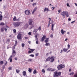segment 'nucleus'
<instances>
[{"label":"nucleus","instance_id":"f257e3e1","mask_svg":"<svg viewBox=\"0 0 77 77\" xmlns=\"http://www.w3.org/2000/svg\"><path fill=\"white\" fill-rule=\"evenodd\" d=\"M28 24L29 26H31V28H33L35 27L34 26V22L32 20V19H31L29 20L28 21Z\"/></svg>","mask_w":77,"mask_h":77},{"label":"nucleus","instance_id":"f03ea898","mask_svg":"<svg viewBox=\"0 0 77 77\" xmlns=\"http://www.w3.org/2000/svg\"><path fill=\"white\" fill-rule=\"evenodd\" d=\"M61 15H62L63 18H65V15H66V17H69V15L68 14V12L67 11H63L61 13Z\"/></svg>","mask_w":77,"mask_h":77},{"label":"nucleus","instance_id":"7ed1b4c3","mask_svg":"<svg viewBox=\"0 0 77 77\" xmlns=\"http://www.w3.org/2000/svg\"><path fill=\"white\" fill-rule=\"evenodd\" d=\"M13 24L15 27H18L21 25V22H16L13 23Z\"/></svg>","mask_w":77,"mask_h":77},{"label":"nucleus","instance_id":"20e7f679","mask_svg":"<svg viewBox=\"0 0 77 77\" xmlns=\"http://www.w3.org/2000/svg\"><path fill=\"white\" fill-rule=\"evenodd\" d=\"M65 65L63 64H61L57 66V68H58V70H60V69H62L63 68H65Z\"/></svg>","mask_w":77,"mask_h":77},{"label":"nucleus","instance_id":"39448f33","mask_svg":"<svg viewBox=\"0 0 77 77\" xmlns=\"http://www.w3.org/2000/svg\"><path fill=\"white\" fill-rule=\"evenodd\" d=\"M22 34L19 33L18 34L17 36V38L18 39L20 40L22 39Z\"/></svg>","mask_w":77,"mask_h":77},{"label":"nucleus","instance_id":"423d86ee","mask_svg":"<svg viewBox=\"0 0 77 77\" xmlns=\"http://www.w3.org/2000/svg\"><path fill=\"white\" fill-rule=\"evenodd\" d=\"M16 54H17V52H16V51L15 50H13L12 54V55L13 57H14V56H15V55Z\"/></svg>","mask_w":77,"mask_h":77},{"label":"nucleus","instance_id":"0eeeda50","mask_svg":"<svg viewBox=\"0 0 77 77\" xmlns=\"http://www.w3.org/2000/svg\"><path fill=\"white\" fill-rule=\"evenodd\" d=\"M48 71H54L56 70L55 69H53L51 68H48L47 69Z\"/></svg>","mask_w":77,"mask_h":77},{"label":"nucleus","instance_id":"6e6552de","mask_svg":"<svg viewBox=\"0 0 77 77\" xmlns=\"http://www.w3.org/2000/svg\"><path fill=\"white\" fill-rule=\"evenodd\" d=\"M24 12L26 15H29L30 14V10H26Z\"/></svg>","mask_w":77,"mask_h":77},{"label":"nucleus","instance_id":"1a4fd4ad","mask_svg":"<svg viewBox=\"0 0 77 77\" xmlns=\"http://www.w3.org/2000/svg\"><path fill=\"white\" fill-rule=\"evenodd\" d=\"M50 59L51 60V62H53L54 61V56H52L51 57H50Z\"/></svg>","mask_w":77,"mask_h":77},{"label":"nucleus","instance_id":"9d476101","mask_svg":"<svg viewBox=\"0 0 77 77\" xmlns=\"http://www.w3.org/2000/svg\"><path fill=\"white\" fill-rule=\"evenodd\" d=\"M41 42H43L44 41L45 39H46V35H43V37L41 38Z\"/></svg>","mask_w":77,"mask_h":77},{"label":"nucleus","instance_id":"9b49d317","mask_svg":"<svg viewBox=\"0 0 77 77\" xmlns=\"http://www.w3.org/2000/svg\"><path fill=\"white\" fill-rule=\"evenodd\" d=\"M54 74L53 75L54 77H57V72L56 71L54 72Z\"/></svg>","mask_w":77,"mask_h":77},{"label":"nucleus","instance_id":"f8f14e48","mask_svg":"<svg viewBox=\"0 0 77 77\" xmlns=\"http://www.w3.org/2000/svg\"><path fill=\"white\" fill-rule=\"evenodd\" d=\"M46 11L47 12H48V11H50V10L48 8H45L44 9V12H45Z\"/></svg>","mask_w":77,"mask_h":77},{"label":"nucleus","instance_id":"ddd939ff","mask_svg":"<svg viewBox=\"0 0 77 77\" xmlns=\"http://www.w3.org/2000/svg\"><path fill=\"white\" fill-rule=\"evenodd\" d=\"M36 9H37V7H35V8H34L33 10V11L32 13V14H33L36 11Z\"/></svg>","mask_w":77,"mask_h":77},{"label":"nucleus","instance_id":"4468645a","mask_svg":"<svg viewBox=\"0 0 77 77\" xmlns=\"http://www.w3.org/2000/svg\"><path fill=\"white\" fill-rule=\"evenodd\" d=\"M29 26V24L27 23H26L25 24L24 26V28L25 29H27V27H28V26Z\"/></svg>","mask_w":77,"mask_h":77},{"label":"nucleus","instance_id":"2eb2a0df","mask_svg":"<svg viewBox=\"0 0 77 77\" xmlns=\"http://www.w3.org/2000/svg\"><path fill=\"white\" fill-rule=\"evenodd\" d=\"M61 75V72H57V77H60Z\"/></svg>","mask_w":77,"mask_h":77},{"label":"nucleus","instance_id":"dca6fc26","mask_svg":"<svg viewBox=\"0 0 77 77\" xmlns=\"http://www.w3.org/2000/svg\"><path fill=\"white\" fill-rule=\"evenodd\" d=\"M61 32L62 35H64V33H66V31H63V29H62L61 30Z\"/></svg>","mask_w":77,"mask_h":77},{"label":"nucleus","instance_id":"f3484780","mask_svg":"<svg viewBox=\"0 0 77 77\" xmlns=\"http://www.w3.org/2000/svg\"><path fill=\"white\" fill-rule=\"evenodd\" d=\"M54 25H55V24H54V23L52 24V25L51 30L52 31H53L54 30L53 29V27H54Z\"/></svg>","mask_w":77,"mask_h":77},{"label":"nucleus","instance_id":"a211bd4d","mask_svg":"<svg viewBox=\"0 0 77 77\" xmlns=\"http://www.w3.org/2000/svg\"><path fill=\"white\" fill-rule=\"evenodd\" d=\"M22 73L23 74V75H24V76L26 75V71L23 72Z\"/></svg>","mask_w":77,"mask_h":77},{"label":"nucleus","instance_id":"6ab92c4d","mask_svg":"<svg viewBox=\"0 0 77 77\" xmlns=\"http://www.w3.org/2000/svg\"><path fill=\"white\" fill-rule=\"evenodd\" d=\"M49 38H47L45 40V43H47L48 42V41H49Z\"/></svg>","mask_w":77,"mask_h":77},{"label":"nucleus","instance_id":"aec40b11","mask_svg":"<svg viewBox=\"0 0 77 77\" xmlns=\"http://www.w3.org/2000/svg\"><path fill=\"white\" fill-rule=\"evenodd\" d=\"M63 51L64 52H66L68 51V49L66 48H64L63 49Z\"/></svg>","mask_w":77,"mask_h":77},{"label":"nucleus","instance_id":"412c9836","mask_svg":"<svg viewBox=\"0 0 77 77\" xmlns=\"http://www.w3.org/2000/svg\"><path fill=\"white\" fill-rule=\"evenodd\" d=\"M32 69L30 68H29L28 69V71L30 72V73H31L32 72Z\"/></svg>","mask_w":77,"mask_h":77},{"label":"nucleus","instance_id":"4be33fe9","mask_svg":"<svg viewBox=\"0 0 77 77\" xmlns=\"http://www.w3.org/2000/svg\"><path fill=\"white\" fill-rule=\"evenodd\" d=\"M50 60V57H48L46 59V61L47 62L49 61Z\"/></svg>","mask_w":77,"mask_h":77},{"label":"nucleus","instance_id":"5701e85b","mask_svg":"<svg viewBox=\"0 0 77 77\" xmlns=\"http://www.w3.org/2000/svg\"><path fill=\"white\" fill-rule=\"evenodd\" d=\"M3 18V16L2 15L0 14V21L2 20V18Z\"/></svg>","mask_w":77,"mask_h":77},{"label":"nucleus","instance_id":"b1692460","mask_svg":"<svg viewBox=\"0 0 77 77\" xmlns=\"http://www.w3.org/2000/svg\"><path fill=\"white\" fill-rule=\"evenodd\" d=\"M46 43L45 44L46 46H50V44L48 43Z\"/></svg>","mask_w":77,"mask_h":77},{"label":"nucleus","instance_id":"393cba45","mask_svg":"<svg viewBox=\"0 0 77 77\" xmlns=\"http://www.w3.org/2000/svg\"><path fill=\"white\" fill-rule=\"evenodd\" d=\"M5 30V29H4V28H2L1 29V32H3V31Z\"/></svg>","mask_w":77,"mask_h":77},{"label":"nucleus","instance_id":"a878e982","mask_svg":"<svg viewBox=\"0 0 77 77\" xmlns=\"http://www.w3.org/2000/svg\"><path fill=\"white\" fill-rule=\"evenodd\" d=\"M13 33H16V32H17V31L16 30V29H14L13 30Z\"/></svg>","mask_w":77,"mask_h":77},{"label":"nucleus","instance_id":"bb28decb","mask_svg":"<svg viewBox=\"0 0 77 77\" xmlns=\"http://www.w3.org/2000/svg\"><path fill=\"white\" fill-rule=\"evenodd\" d=\"M17 19V17H16L15 16H14L13 19V21H16V20Z\"/></svg>","mask_w":77,"mask_h":77},{"label":"nucleus","instance_id":"cd10ccee","mask_svg":"<svg viewBox=\"0 0 77 77\" xmlns=\"http://www.w3.org/2000/svg\"><path fill=\"white\" fill-rule=\"evenodd\" d=\"M38 30L37 29H34L33 30V32H35V33H36V32H38Z\"/></svg>","mask_w":77,"mask_h":77},{"label":"nucleus","instance_id":"c85d7f7f","mask_svg":"<svg viewBox=\"0 0 77 77\" xmlns=\"http://www.w3.org/2000/svg\"><path fill=\"white\" fill-rule=\"evenodd\" d=\"M20 71V70L16 69V72L17 73H19V72Z\"/></svg>","mask_w":77,"mask_h":77},{"label":"nucleus","instance_id":"c756f323","mask_svg":"<svg viewBox=\"0 0 77 77\" xmlns=\"http://www.w3.org/2000/svg\"><path fill=\"white\" fill-rule=\"evenodd\" d=\"M30 50L31 51V53H33L34 51H35V49H30Z\"/></svg>","mask_w":77,"mask_h":77},{"label":"nucleus","instance_id":"7c9ffc66","mask_svg":"<svg viewBox=\"0 0 77 77\" xmlns=\"http://www.w3.org/2000/svg\"><path fill=\"white\" fill-rule=\"evenodd\" d=\"M45 69H43L42 70V72H43V73H45V71L44 70Z\"/></svg>","mask_w":77,"mask_h":77},{"label":"nucleus","instance_id":"2f4dec72","mask_svg":"<svg viewBox=\"0 0 77 77\" xmlns=\"http://www.w3.org/2000/svg\"><path fill=\"white\" fill-rule=\"evenodd\" d=\"M36 72H37L36 70H34L33 72V73L34 74H36Z\"/></svg>","mask_w":77,"mask_h":77},{"label":"nucleus","instance_id":"473e14b6","mask_svg":"<svg viewBox=\"0 0 77 77\" xmlns=\"http://www.w3.org/2000/svg\"><path fill=\"white\" fill-rule=\"evenodd\" d=\"M35 40L36 41H38V37H37V36H35Z\"/></svg>","mask_w":77,"mask_h":77},{"label":"nucleus","instance_id":"72a5a7b5","mask_svg":"<svg viewBox=\"0 0 77 77\" xmlns=\"http://www.w3.org/2000/svg\"><path fill=\"white\" fill-rule=\"evenodd\" d=\"M15 44L14 45H17V44H18V42L16 40L15 41Z\"/></svg>","mask_w":77,"mask_h":77},{"label":"nucleus","instance_id":"f704fd0d","mask_svg":"<svg viewBox=\"0 0 77 77\" xmlns=\"http://www.w3.org/2000/svg\"><path fill=\"white\" fill-rule=\"evenodd\" d=\"M0 25L1 26H4V25H5V23H2L0 24Z\"/></svg>","mask_w":77,"mask_h":77},{"label":"nucleus","instance_id":"c9c22d12","mask_svg":"<svg viewBox=\"0 0 77 77\" xmlns=\"http://www.w3.org/2000/svg\"><path fill=\"white\" fill-rule=\"evenodd\" d=\"M39 53H37L35 54V56L36 57H37L38 56V55H39Z\"/></svg>","mask_w":77,"mask_h":77},{"label":"nucleus","instance_id":"e433bc0d","mask_svg":"<svg viewBox=\"0 0 77 77\" xmlns=\"http://www.w3.org/2000/svg\"><path fill=\"white\" fill-rule=\"evenodd\" d=\"M15 46H16V45H14L13 46V48L12 49V50H14V49L15 48Z\"/></svg>","mask_w":77,"mask_h":77},{"label":"nucleus","instance_id":"4c0bfd02","mask_svg":"<svg viewBox=\"0 0 77 77\" xmlns=\"http://www.w3.org/2000/svg\"><path fill=\"white\" fill-rule=\"evenodd\" d=\"M38 30H41V26H40L39 27V28H38V29H37Z\"/></svg>","mask_w":77,"mask_h":77},{"label":"nucleus","instance_id":"58836bf2","mask_svg":"<svg viewBox=\"0 0 77 77\" xmlns=\"http://www.w3.org/2000/svg\"><path fill=\"white\" fill-rule=\"evenodd\" d=\"M3 63V61H1L0 62V65H2Z\"/></svg>","mask_w":77,"mask_h":77},{"label":"nucleus","instance_id":"ea45409f","mask_svg":"<svg viewBox=\"0 0 77 77\" xmlns=\"http://www.w3.org/2000/svg\"><path fill=\"white\" fill-rule=\"evenodd\" d=\"M68 48L67 49H69V48H70V45H68L67 46Z\"/></svg>","mask_w":77,"mask_h":77},{"label":"nucleus","instance_id":"a19ab883","mask_svg":"<svg viewBox=\"0 0 77 77\" xmlns=\"http://www.w3.org/2000/svg\"><path fill=\"white\" fill-rule=\"evenodd\" d=\"M74 74V72H72V73L70 74L69 75H73Z\"/></svg>","mask_w":77,"mask_h":77},{"label":"nucleus","instance_id":"79ce46f5","mask_svg":"<svg viewBox=\"0 0 77 77\" xmlns=\"http://www.w3.org/2000/svg\"><path fill=\"white\" fill-rule=\"evenodd\" d=\"M39 36V34L36 33V35H35V37H36V36L37 37H38V36Z\"/></svg>","mask_w":77,"mask_h":77},{"label":"nucleus","instance_id":"37998d69","mask_svg":"<svg viewBox=\"0 0 77 77\" xmlns=\"http://www.w3.org/2000/svg\"><path fill=\"white\" fill-rule=\"evenodd\" d=\"M29 56H30L31 57H34V54H31L29 55Z\"/></svg>","mask_w":77,"mask_h":77},{"label":"nucleus","instance_id":"c03bdc74","mask_svg":"<svg viewBox=\"0 0 77 77\" xmlns=\"http://www.w3.org/2000/svg\"><path fill=\"white\" fill-rule=\"evenodd\" d=\"M25 45V44L24 43L22 44V47H24V45Z\"/></svg>","mask_w":77,"mask_h":77},{"label":"nucleus","instance_id":"a18cd8bd","mask_svg":"<svg viewBox=\"0 0 77 77\" xmlns=\"http://www.w3.org/2000/svg\"><path fill=\"white\" fill-rule=\"evenodd\" d=\"M32 60H33V59H29V60H28V61H29V62L30 61H32Z\"/></svg>","mask_w":77,"mask_h":77},{"label":"nucleus","instance_id":"49530a36","mask_svg":"<svg viewBox=\"0 0 77 77\" xmlns=\"http://www.w3.org/2000/svg\"><path fill=\"white\" fill-rule=\"evenodd\" d=\"M35 42L36 44H39V42L38 41V40L36 41Z\"/></svg>","mask_w":77,"mask_h":77},{"label":"nucleus","instance_id":"de8ad7c7","mask_svg":"<svg viewBox=\"0 0 77 77\" xmlns=\"http://www.w3.org/2000/svg\"><path fill=\"white\" fill-rule=\"evenodd\" d=\"M12 56H12V55L9 58L8 60H10V59H12Z\"/></svg>","mask_w":77,"mask_h":77},{"label":"nucleus","instance_id":"09e8293b","mask_svg":"<svg viewBox=\"0 0 77 77\" xmlns=\"http://www.w3.org/2000/svg\"><path fill=\"white\" fill-rule=\"evenodd\" d=\"M8 69L9 70H12V67H9V68H8Z\"/></svg>","mask_w":77,"mask_h":77},{"label":"nucleus","instance_id":"8fccbe9b","mask_svg":"<svg viewBox=\"0 0 77 77\" xmlns=\"http://www.w3.org/2000/svg\"><path fill=\"white\" fill-rule=\"evenodd\" d=\"M32 5L33 6H36V3H33Z\"/></svg>","mask_w":77,"mask_h":77},{"label":"nucleus","instance_id":"3c124183","mask_svg":"<svg viewBox=\"0 0 77 77\" xmlns=\"http://www.w3.org/2000/svg\"><path fill=\"white\" fill-rule=\"evenodd\" d=\"M28 35H32V32H29L28 33Z\"/></svg>","mask_w":77,"mask_h":77},{"label":"nucleus","instance_id":"603ef678","mask_svg":"<svg viewBox=\"0 0 77 77\" xmlns=\"http://www.w3.org/2000/svg\"><path fill=\"white\" fill-rule=\"evenodd\" d=\"M50 37L51 38H53V34H51V35Z\"/></svg>","mask_w":77,"mask_h":77},{"label":"nucleus","instance_id":"864d4df0","mask_svg":"<svg viewBox=\"0 0 77 77\" xmlns=\"http://www.w3.org/2000/svg\"><path fill=\"white\" fill-rule=\"evenodd\" d=\"M20 19L19 18H18V19H16V21H20Z\"/></svg>","mask_w":77,"mask_h":77},{"label":"nucleus","instance_id":"5fc2aeb1","mask_svg":"<svg viewBox=\"0 0 77 77\" xmlns=\"http://www.w3.org/2000/svg\"><path fill=\"white\" fill-rule=\"evenodd\" d=\"M10 62H12V59L11 58V59H10Z\"/></svg>","mask_w":77,"mask_h":77},{"label":"nucleus","instance_id":"6e6d98bb","mask_svg":"<svg viewBox=\"0 0 77 77\" xmlns=\"http://www.w3.org/2000/svg\"><path fill=\"white\" fill-rule=\"evenodd\" d=\"M5 65L2 66L3 69H5Z\"/></svg>","mask_w":77,"mask_h":77},{"label":"nucleus","instance_id":"4d7b16f0","mask_svg":"<svg viewBox=\"0 0 77 77\" xmlns=\"http://www.w3.org/2000/svg\"><path fill=\"white\" fill-rule=\"evenodd\" d=\"M31 53H32V52H31V51H28V53H29V54H30Z\"/></svg>","mask_w":77,"mask_h":77},{"label":"nucleus","instance_id":"13d9d810","mask_svg":"<svg viewBox=\"0 0 77 77\" xmlns=\"http://www.w3.org/2000/svg\"><path fill=\"white\" fill-rule=\"evenodd\" d=\"M54 8H54V7H52V10H54Z\"/></svg>","mask_w":77,"mask_h":77},{"label":"nucleus","instance_id":"bf43d9fd","mask_svg":"<svg viewBox=\"0 0 77 77\" xmlns=\"http://www.w3.org/2000/svg\"><path fill=\"white\" fill-rule=\"evenodd\" d=\"M7 63H8V62L7 61H6V63H5L4 64L5 65H6L7 64Z\"/></svg>","mask_w":77,"mask_h":77},{"label":"nucleus","instance_id":"052dcab7","mask_svg":"<svg viewBox=\"0 0 77 77\" xmlns=\"http://www.w3.org/2000/svg\"><path fill=\"white\" fill-rule=\"evenodd\" d=\"M75 20H74V21H73L72 22H71V23L72 24H73V23H74V22H75Z\"/></svg>","mask_w":77,"mask_h":77},{"label":"nucleus","instance_id":"680f3d73","mask_svg":"<svg viewBox=\"0 0 77 77\" xmlns=\"http://www.w3.org/2000/svg\"><path fill=\"white\" fill-rule=\"evenodd\" d=\"M66 5L68 7H69V4L67 3Z\"/></svg>","mask_w":77,"mask_h":77},{"label":"nucleus","instance_id":"e2e57ef3","mask_svg":"<svg viewBox=\"0 0 77 77\" xmlns=\"http://www.w3.org/2000/svg\"><path fill=\"white\" fill-rule=\"evenodd\" d=\"M28 42L29 44H31V41H28Z\"/></svg>","mask_w":77,"mask_h":77},{"label":"nucleus","instance_id":"0e129e2a","mask_svg":"<svg viewBox=\"0 0 77 77\" xmlns=\"http://www.w3.org/2000/svg\"><path fill=\"white\" fill-rule=\"evenodd\" d=\"M61 11V10H58V12H59V13H60V12Z\"/></svg>","mask_w":77,"mask_h":77},{"label":"nucleus","instance_id":"69168bd1","mask_svg":"<svg viewBox=\"0 0 77 77\" xmlns=\"http://www.w3.org/2000/svg\"><path fill=\"white\" fill-rule=\"evenodd\" d=\"M50 24H51V23H48V27H50Z\"/></svg>","mask_w":77,"mask_h":77},{"label":"nucleus","instance_id":"338daca9","mask_svg":"<svg viewBox=\"0 0 77 77\" xmlns=\"http://www.w3.org/2000/svg\"><path fill=\"white\" fill-rule=\"evenodd\" d=\"M74 77H77V75L75 74V75H74Z\"/></svg>","mask_w":77,"mask_h":77},{"label":"nucleus","instance_id":"774afa93","mask_svg":"<svg viewBox=\"0 0 77 77\" xmlns=\"http://www.w3.org/2000/svg\"><path fill=\"white\" fill-rule=\"evenodd\" d=\"M68 21H71V19L70 18L68 19Z\"/></svg>","mask_w":77,"mask_h":77}]
</instances>
